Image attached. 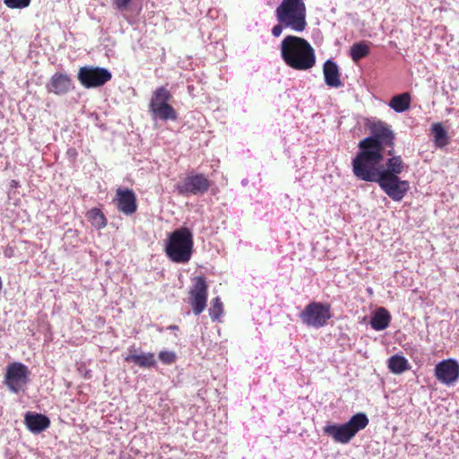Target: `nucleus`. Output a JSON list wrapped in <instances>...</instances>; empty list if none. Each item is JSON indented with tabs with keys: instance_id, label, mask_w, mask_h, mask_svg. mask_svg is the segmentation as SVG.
<instances>
[{
	"instance_id": "f257e3e1",
	"label": "nucleus",
	"mask_w": 459,
	"mask_h": 459,
	"mask_svg": "<svg viewBox=\"0 0 459 459\" xmlns=\"http://www.w3.org/2000/svg\"><path fill=\"white\" fill-rule=\"evenodd\" d=\"M369 129L371 135L359 141V151L351 164L356 178L366 182H376L385 154L392 155L394 152L395 134L389 125L381 121L373 123Z\"/></svg>"
},
{
	"instance_id": "f03ea898",
	"label": "nucleus",
	"mask_w": 459,
	"mask_h": 459,
	"mask_svg": "<svg viewBox=\"0 0 459 459\" xmlns=\"http://www.w3.org/2000/svg\"><path fill=\"white\" fill-rule=\"evenodd\" d=\"M281 55L285 64L298 71L313 68L316 62L315 49L303 38L289 35L281 43Z\"/></svg>"
},
{
	"instance_id": "7ed1b4c3",
	"label": "nucleus",
	"mask_w": 459,
	"mask_h": 459,
	"mask_svg": "<svg viewBox=\"0 0 459 459\" xmlns=\"http://www.w3.org/2000/svg\"><path fill=\"white\" fill-rule=\"evenodd\" d=\"M193 247L192 231L186 227H181L169 234L165 245V253L172 262L186 264L191 259Z\"/></svg>"
},
{
	"instance_id": "20e7f679",
	"label": "nucleus",
	"mask_w": 459,
	"mask_h": 459,
	"mask_svg": "<svg viewBox=\"0 0 459 459\" xmlns=\"http://www.w3.org/2000/svg\"><path fill=\"white\" fill-rule=\"evenodd\" d=\"M277 21L285 28L301 32L307 27L306 5L303 0H282L275 11Z\"/></svg>"
},
{
	"instance_id": "39448f33",
	"label": "nucleus",
	"mask_w": 459,
	"mask_h": 459,
	"mask_svg": "<svg viewBox=\"0 0 459 459\" xmlns=\"http://www.w3.org/2000/svg\"><path fill=\"white\" fill-rule=\"evenodd\" d=\"M368 424V419L365 413L359 412L353 415L344 424H332L324 427V433L332 437L333 439L341 444L349 443L356 434L364 429Z\"/></svg>"
},
{
	"instance_id": "423d86ee",
	"label": "nucleus",
	"mask_w": 459,
	"mask_h": 459,
	"mask_svg": "<svg viewBox=\"0 0 459 459\" xmlns=\"http://www.w3.org/2000/svg\"><path fill=\"white\" fill-rule=\"evenodd\" d=\"M172 99V95L169 91L160 86L157 88L152 95L149 110L154 117H158L161 120H176L177 112L175 108L169 104V101Z\"/></svg>"
},
{
	"instance_id": "0eeeda50",
	"label": "nucleus",
	"mask_w": 459,
	"mask_h": 459,
	"mask_svg": "<svg viewBox=\"0 0 459 459\" xmlns=\"http://www.w3.org/2000/svg\"><path fill=\"white\" fill-rule=\"evenodd\" d=\"M331 317V305L321 302H311L299 313L302 323L315 328L325 326Z\"/></svg>"
},
{
	"instance_id": "6e6552de",
	"label": "nucleus",
	"mask_w": 459,
	"mask_h": 459,
	"mask_svg": "<svg viewBox=\"0 0 459 459\" xmlns=\"http://www.w3.org/2000/svg\"><path fill=\"white\" fill-rule=\"evenodd\" d=\"M212 184L204 174L191 172L176 185V189L184 196L203 195L209 191Z\"/></svg>"
},
{
	"instance_id": "1a4fd4ad",
	"label": "nucleus",
	"mask_w": 459,
	"mask_h": 459,
	"mask_svg": "<svg viewBox=\"0 0 459 459\" xmlns=\"http://www.w3.org/2000/svg\"><path fill=\"white\" fill-rule=\"evenodd\" d=\"M30 370L22 362H12L6 366L4 384L14 394H18L29 383Z\"/></svg>"
},
{
	"instance_id": "9d476101",
	"label": "nucleus",
	"mask_w": 459,
	"mask_h": 459,
	"mask_svg": "<svg viewBox=\"0 0 459 459\" xmlns=\"http://www.w3.org/2000/svg\"><path fill=\"white\" fill-rule=\"evenodd\" d=\"M112 78L111 73L103 67L85 65L79 68L77 79L86 89L99 88Z\"/></svg>"
},
{
	"instance_id": "9b49d317",
	"label": "nucleus",
	"mask_w": 459,
	"mask_h": 459,
	"mask_svg": "<svg viewBox=\"0 0 459 459\" xmlns=\"http://www.w3.org/2000/svg\"><path fill=\"white\" fill-rule=\"evenodd\" d=\"M376 183L394 202L402 201L410 190V182L400 177H379Z\"/></svg>"
},
{
	"instance_id": "f8f14e48",
	"label": "nucleus",
	"mask_w": 459,
	"mask_h": 459,
	"mask_svg": "<svg viewBox=\"0 0 459 459\" xmlns=\"http://www.w3.org/2000/svg\"><path fill=\"white\" fill-rule=\"evenodd\" d=\"M208 284L203 276L194 278V284L189 290V303L195 315H200L206 307Z\"/></svg>"
},
{
	"instance_id": "ddd939ff",
	"label": "nucleus",
	"mask_w": 459,
	"mask_h": 459,
	"mask_svg": "<svg viewBox=\"0 0 459 459\" xmlns=\"http://www.w3.org/2000/svg\"><path fill=\"white\" fill-rule=\"evenodd\" d=\"M114 202L117 210L126 215H132L137 211L136 195L132 189L117 188Z\"/></svg>"
},
{
	"instance_id": "4468645a",
	"label": "nucleus",
	"mask_w": 459,
	"mask_h": 459,
	"mask_svg": "<svg viewBox=\"0 0 459 459\" xmlns=\"http://www.w3.org/2000/svg\"><path fill=\"white\" fill-rule=\"evenodd\" d=\"M435 377L445 385L455 383L459 377V364L454 359L439 362L435 368Z\"/></svg>"
},
{
	"instance_id": "2eb2a0df",
	"label": "nucleus",
	"mask_w": 459,
	"mask_h": 459,
	"mask_svg": "<svg viewBox=\"0 0 459 459\" xmlns=\"http://www.w3.org/2000/svg\"><path fill=\"white\" fill-rule=\"evenodd\" d=\"M48 92L63 96L74 89L71 77L64 73H55L46 86Z\"/></svg>"
},
{
	"instance_id": "dca6fc26",
	"label": "nucleus",
	"mask_w": 459,
	"mask_h": 459,
	"mask_svg": "<svg viewBox=\"0 0 459 459\" xmlns=\"http://www.w3.org/2000/svg\"><path fill=\"white\" fill-rule=\"evenodd\" d=\"M385 165L380 166L379 177H399L408 169V165L404 162L402 156L388 155Z\"/></svg>"
},
{
	"instance_id": "f3484780",
	"label": "nucleus",
	"mask_w": 459,
	"mask_h": 459,
	"mask_svg": "<svg viewBox=\"0 0 459 459\" xmlns=\"http://www.w3.org/2000/svg\"><path fill=\"white\" fill-rule=\"evenodd\" d=\"M27 429L35 434L40 433L50 426V420L44 414L28 411L24 416Z\"/></svg>"
},
{
	"instance_id": "a211bd4d",
	"label": "nucleus",
	"mask_w": 459,
	"mask_h": 459,
	"mask_svg": "<svg viewBox=\"0 0 459 459\" xmlns=\"http://www.w3.org/2000/svg\"><path fill=\"white\" fill-rule=\"evenodd\" d=\"M323 73L325 84L333 88L342 86L341 74L337 64L332 60H326L323 65Z\"/></svg>"
},
{
	"instance_id": "6ab92c4d",
	"label": "nucleus",
	"mask_w": 459,
	"mask_h": 459,
	"mask_svg": "<svg viewBox=\"0 0 459 459\" xmlns=\"http://www.w3.org/2000/svg\"><path fill=\"white\" fill-rule=\"evenodd\" d=\"M391 315L385 307H379L370 319V325L376 331L387 328L391 322Z\"/></svg>"
},
{
	"instance_id": "aec40b11",
	"label": "nucleus",
	"mask_w": 459,
	"mask_h": 459,
	"mask_svg": "<svg viewBox=\"0 0 459 459\" xmlns=\"http://www.w3.org/2000/svg\"><path fill=\"white\" fill-rule=\"evenodd\" d=\"M411 97L409 92L394 95L389 101V107L395 112L402 113L410 108Z\"/></svg>"
},
{
	"instance_id": "412c9836",
	"label": "nucleus",
	"mask_w": 459,
	"mask_h": 459,
	"mask_svg": "<svg viewBox=\"0 0 459 459\" xmlns=\"http://www.w3.org/2000/svg\"><path fill=\"white\" fill-rule=\"evenodd\" d=\"M370 42L359 41L354 43L350 48V56L353 62H358L369 55Z\"/></svg>"
},
{
	"instance_id": "4be33fe9",
	"label": "nucleus",
	"mask_w": 459,
	"mask_h": 459,
	"mask_svg": "<svg viewBox=\"0 0 459 459\" xmlns=\"http://www.w3.org/2000/svg\"><path fill=\"white\" fill-rule=\"evenodd\" d=\"M388 368L394 374H402L410 369V364L403 356L394 355L388 359Z\"/></svg>"
},
{
	"instance_id": "5701e85b",
	"label": "nucleus",
	"mask_w": 459,
	"mask_h": 459,
	"mask_svg": "<svg viewBox=\"0 0 459 459\" xmlns=\"http://www.w3.org/2000/svg\"><path fill=\"white\" fill-rule=\"evenodd\" d=\"M125 360L127 362H134L142 368H150L156 364L153 353L128 355L126 357Z\"/></svg>"
},
{
	"instance_id": "b1692460",
	"label": "nucleus",
	"mask_w": 459,
	"mask_h": 459,
	"mask_svg": "<svg viewBox=\"0 0 459 459\" xmlns=\"http://www.w3.org/2000/svg\"><path fill=\"white\" fill-rule=\"evenodd\" d=\"M86 217L91 224L98 230L103 229L107 226V219L99 208L91 209L87 212Z\"/></svg>"
},
{
	"instance_id": "393cba45",
	"label": "nucleus",
	"mask_w": 459,
	"mask_h": 459,
	"mask_svg": "<svg viewBox=\"0 0 459 459\" xmlns=\"http://www.w3.org/2000/svg\"><path fill=\"white\" fill-rule=\"evenodd\" d=\"M432 131L437 146L444 147L448 143L447 134L443 126L439 123L432 126Z\"/></svg>"
},
{
	"instance_id": "a878e982",
	"label": "nucleus",
	"mask_w": 459,
	"mask_h": 459,
	"mask_svg": "<svg viewBox=\"0 0 459 459\" xmlns=\"http://www.w3.org/2000/svg\"><path fill=\"white\" fill-rule=\"evenodd\" d=\"M223 314V304L220 297H215L212 299L211 307L209 308V315L212 321L219 320Z\"/></svg>"
},
{
	"instance_id": "bb28decb",
	"label": "nucleus",
	"mask_w": 459,
	"mask_h": 459,
	"mask_svg": "<svg viewBox=\"0 0 459 459\" xmlns=\"http://www.w3.org/2000/svg\"><path fill=\"white\" fill-rule=\"evenodd\" d=\"M31 0H4V4L10 9H23L30 5Z\"/></svg>"
},
{
	"instance_id": "cd10ccee",
	"label": "nucleus",
	"mask_w": 459,
	"mask_h": 459,
	"mask_svg": "<svg viewBox=\"0 0 459 459\" xmlns=\"http://www.w3.org/2000/svg\"><path fill=\"white\" fill-rule=\"evenodd\" d=\"M159 359L165 364L170 365L176 361V354L173 351H160Z\"/></svg>"
},
{
	"instance_id": "c85d7f7f",
	"label": "nucleus",
	"mask_w": 459,
	"mask_h": 459,
	"mask_svg": "<svg viewBox=\"0 0 459 459\" xmlns=\"http://www.w3.org/2000/svg\"><path fill=\"white\" fill-rule=\"evenodd\" d=\"M132 0H113V3L117 9L118 10H125L127 8L128 4H130Z\"/></svg>"
},
{
	"instance_id": "c756f323",
	"label": "nucleus",
	"mask_w": 459,
	"mask_h": 459,
	"mask_svg": "<svg viewBox=\"0 0 459 459\" xmlns=\"http://www.w3.org/2000/svg\"><path fill=\"white\" fill-rule=\"evenodd\" d=\"M283 28H285V26L281 23L279 22V24L275 25L273 30H272V33L274 37H279L281 36V32H282V30Z\"/></svg>"
},
{
	"instance_id": "7c9ffc66",
	"label": "nucleus",
	"mask_w": 459,
	"mask_h": 459,
	"mask_svg": "<svg viewBox=\"0 0 459 459\" xmlns=\"http://www.w3.org/2000/svg\"><path fill=\"white\" fill-rule=\"evenodd\" d=\"M4 255L6 257H12V255H13V249L12 248L5 249Z\"/></svg>"
},
{
	"instance_id": "2f4dec72",
	"label": "nucleus",
	"mask_w": 459,
	"mask_h": 459,
	"mask_svg": "<svg viewBox=\"0 0 459 459\" xmlns=\"http://www.w3.org/2000/svg\"><path fill=\"white\" fill-rule=\"evenodd\" d=\"M169 329L178 330V325H170V326H169Z\"/></svg>"
}]
</instances>
